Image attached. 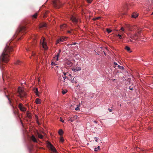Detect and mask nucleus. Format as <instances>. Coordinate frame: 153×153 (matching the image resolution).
Here are the masks:
<instances>
[{
  "label": "nucleus",
  "instance_id": "nucleus-46",
  "mask_svg": "<svg viewBox=\"0 0 153 153\" xmlns=\"http://www.w3.org/2000/svg\"><path fill=\"white\" fill-rule=\"evenodd\" d=\"M150 1L151 2V3H150L151 4H152V3H153V0H150Z\"/></svg>",
  "mask_w": 153,
  "mask_h": 153
},
{
  "label": "nucleus",
  "instance_id": "nucleus-19",
  "mask_svg": "<svg viewBox=\"0 0 153 153\" xmlns=\"http://www.w3.org/2000/svg\"><path fill=\"white\" fill-rule=\"evenodd\" d=\"M34 92L36 93V95L38 96H39L38 94V90L37 88H35L33 89Z\"/></svg>",
  "mask_w": 153,
  "mask_h": 153
},
{
  "label": "nucleus",
  "instance_id": "nucleus-12",
  "mask_svg": "<svg viewBox=\"0 0 153 153\" xmlns=\"http://www.w3.org/2000/svg\"><path fill=\"white\" fill-rule=\"evenodd\" d=\"M128 35L129 37L132 39H137V38H135V37L137 36V34H135L133 36H131L130 34H128Z\"/></svg>",
  "mask_w": 153,
  "mask_h": 153
},
{
  "label": "nucleus",
  "instance_id": "nucleus-17",
  "mask_svg": "<svg viewBox=\"0 0 153 153\" xmlns=\"http://www.w3.org/2000/svg\"><path fill=\"white\" fill-rule=\"evenodd\" d=\"M64 77V75H59L58 77V80L59 82H61L62 81V79Z\"/></svg>",
  "mask_w": 153,
  "mask_h": 153
},
{
  "label": "nucleus",
  "instance_id": "nucleus-36",
  "mask_svg": "<svg viewBox=\"0 0 153 153\" xmlns=\"http://www.w3.org/2000/svg\"><path fill=\"white\" fill-rule=\"evenodd\" d=\"M118 67L119 69H124V68L123 66H120L119 65H118Z\"/></svg>",
  "mask_w": 153,
  "mask_h": 153
},
{
  "label": "nucleus",
  "instance_id": "nucleus-47",
  "mask_svg": "<svg viewBox=\"0 0 153 153\" xmlns=\"http://www.w3.org/2000/svg\"><path fill=\"white\" fill-rule=\"evenodd\" d=\"M61 49H59V52L58 53H59V54H60L61 52Z\"/></svg>",
  "mask_w": 153,
  "mask_h": 153
},
{
  "label": "nucleus",
  "instance_id": "nucleus-29",
  "mask_svg": "<svg viewBox=\"0 0 153 153\" xmlns=\"http://www.w3.org/2000/svg\"><path fill=\"white\" fill-rule=\"evenodd\" d=\"M125 49L128 51L129 52L130 51V49L128 47L126 46L125 47Z\"/></svg>",
  "mask_w": 153,
  "mask_h": 153
},
{
  "label": "nucleus",
  "instance_id": "nucleus-1",
  "mask_svg": "<svg viewBox=\"0 0 153 153\" xmlns=\"http://www.w3.org/2000/svg\"><path fill=\"white\" fill-rule=\"evenodd\" d=\"M13 43L10 41L8 42L3 53L0 56V68H3V63H7L9 60L10 54L13 51Z\"/></svg>",
  "mask_w": 153,
  "mask_h": 153
},
{
  "label": "nucleus",
  "instance_id": "nucleus-58",
  "mask_svg": "<svg viewBox=\"0 0 153 153\" xmlns=\"http://www.w3.org/2000/svg\"><path fill=\"white\" fill-rule=\"evenodd\" d=\"M152 15H153V12L152 13Z\"/></svg>",
  "mask_w": 153,
  "mask_h": 153
},
{
  "label": "nucleus",
  "instance_id": "nucleus-24",
  "mask_svg": "<svg viewBox=\"0 0 153 153\" xmlns=\"http://www.w3.org/2000/svg\"><path fill=\"white\" fill-rule=\"evenodd\" d=\"M22 62L19 60H17V61L15 63V64L17 65H20L22 63Z\"/></svg>",
  "mask_w": 153,
  "mask_h": 153
},
{
  "label": "nucleus",
  "instance_id": "nucleus-48",
  "mask_svg": "<svg viewBox=\"0 0 153 153\" xmlns=\"http://www.w3.org/2000/svg\"><path fill=\"white\" fill-rule=\"evenodd\" d=\"M67 32H68V33H71V32L70 31H69V30Z\"/></svg>",
  "mask_w": 153,
  "mask_h": 153
},
{
  "label": "nucleus",
  "instance_id": "nucleus-2",
  "mask_svg": "<svg viewBox=\"0 0 153 153\" xmlns=\"http://www.w3.org/2000/svg\"><path fill=\"white\" fill-rule=\"evenodd\" d=\"M26 30V27L25 26H21L19 27L16 31V33L14 36L15 38L17 37L18 39H21V36L23 35V33Z\"/></svg>",
  "mask_w": 153,
  "mask_h": 153
},
{
  "label": "nucleus",
  "instance_id": "nucleus-44",
  "mask_svg": "<svg viewBox=\"0 0 153 153\" xmlns=\"http://www.w3.org/2000/svg\"><path fill=\"white\" fill-rule=\"evenodd\" d=\"M36 38H35V39H34V43H35L36 42H37V41L36 40Z\"/></svg>",
  "mask_w": 153,
  "mask_h": 153
},
{
  "label": "nucleus",
  "instance_id": "nucleus-23",
  "mask_svg": "<svg viewBox=\"0 0 153 153\" xmlns=\"http://www.w3.org/2000/svg\"><path fill=\"white\" fill-rule=\"evenodd\" d=\"M63 133V131L61 129H60L58 131V133L60 135H62Z\"/></svg>",
  "mask_w": 153,
  "mask_h": 153
},
{
  "label": "nucleus",
  "instance_id": "nucleus-16",
  "mask_svg": "<svg viewBox=\"0 0 153 153\" xmlns=\"http://www.w3.org/2000/svg\"><path fill=\"white\" fill-rule=\"evenodd\" d=\"M116 36L119 37L120 39H121L123 38V37H124L125 35L124 33H120V34L116 35Z\"/></svg>",
  "mask_w": 153,
  "mask_h": 153
},
{
  "label": "nucleus",
  "instance_id": "nucleus-45",
  "mask_svg": "<svg viewBox=\"0 0 153 153\" xmlns=\"http://www.w3.org/2000/svg\"><path fill=\"white\" fill-rule=\"evenodd\" d=\"M94 138L96 139L95 141L96 142H97V141L98 140V138H97V137H95Z\"/></svg>",
  "mask_w": 153,
  "mask_h": 153
},
{
  "label": "nucleus",
  "instance_id": "nucleus-30",
  "mask_svg": "<svg viewBox=\"0 0 153 153\" xmlns=\"http://www.w3.org/2000/svg\"><path fill=\"white\" fill-rule=\"evenodd\" d=\"M59 141L60 142L63 143L64 141V139H63V137H61Z\"/></svg>",
  "mask_w": 153,
  "mask_h": 153
},
{
  "label": "nucleus",
  "instance_id": "nucleus-4",
  "mask_svg": "<svg viewBox=\"0 0 153 153\" xmlns=\"http://www.w3.org/2000/svg\"><path fill=\"white\" fill-rule=\"evenodd\" d=\"M54 6L56 8H59L62 6V4L59 0H54L53 1Z\"/></svg>",
  "mask_w": 153,
  "mask_h": 153
},
{
  "label": "nucleus",
  "instance_id": "nucleus-15",
  "mask_svg": "<svg viewBox=\"0 0 153 153\" xmlns=\"http://www.w3.org/2000/svg\"><path fill=\"white\" fill-rule=\"evenodd\" d=\"M47 27V25L44 23H40L39 25L40 28L46 27Z\"/></svg>",
  "mask_w": 153,
  "mask_h": 153
},
{
  "label": "nucleus",
  "instance_id": "nucleus-49",
  "mask_svg": "<svg viewBox=\"0 0 153 153\" xmlns=\"http://www.w3.org/2000/svg\"><path fill=\"white\" fill-rule=\"evenodd\" d=\"M132 41H132L131 40V39H130V40H129L128 41V42H132Z\"/></svg>",
  "mask_w": 153,
  "mask_h": 153
},
{
  "label": "nucleus",
  "instance_id": "nucleus-31",
  "mask_svg": "<svg viewBox=\"0 0 153 153\" xmlns=\"http://www.w3.org/2000/svg\"><path fill=\"white\" fill-rule=\"evenodd\" d=\"M38 137L40 139H42L43 137V136L42 135L39 134L38 135Z\"/></svg>",
  "mask_w": 153,
  "mask_h": 153
},
{
  "label": "nucleus",
  "instance_id": "nucleus-43",
  "mask_svg": "<svg viewBox=\"0 0 153 153\" xmlns=\"http://www.w3.org/2000/svg\"><path fill=\"white\" fill-rule=\"evenodd\" d=\"M120 30H122L123 31H124V29L123 27H122L121 28Z\"/></svg>",
  "mask_w": 153,
  "mask_h": 153
},
{
  "label": "nucleus",
  "instance_id": "nucleus-10",
  "mask_svg": "<svg viewBox=\"0 0 153 153\" xmlns=\"http://www.w3.org/2000/svg\"><path fill=\"white\" fill-rule=\"evenodd\" d=\"M5 90H6L5 89ZM7 91V92L6 91H4V93H5V95L6 97L7 98L8 100H9V103L10 104V105H11V101L10 100V99L9 97V95L8 94V91Z\"/></svg>",
  "mask_w": 153,
  "mask_h": 153
},
{
  "label": "nucleus",
  "instance_id": "nucleus-32",
  "mask_svg": "<svg viewBox=\"0 0 153 153\" xmlns=\"http://www.w3.org/2000/svg\"><path fill=\"white\" fill-rule=\"evenodd\" d=\"M79 105H77V106L76 108H75V110L76 111H77V110H79Z\"/></svg>",
  "mask_w": 153,
  "mask_h": 153
},
{
  "label": "nucleus",
  "instance_id": "nucleus-3",
  "mask_svg": "<svg viewBox=\"0 0 153 153\" xmlns=\"http://www.w3.org/2000/svg\"><path fill=\"white\" fill-rule=\"evenodd\" d=\"M17 96L22 99L25 98L26 96V93L24 91L23 88L19 87L18 89Z\"/></svg>",
  "mask_w": 153,
  "mask_h": 153
},
{
  "label": "nucleus",
  "instance_id": "nucleus-18",
  "mask_svg": "<svg viewBox=\"0 0 153 153\" xmlns=\"http://www.w3.org/2000/svg\"><path fill=\"white\" fill-rule=\"evenodd\" d=\"M81 70V68L79 67H77L75 68H74L72 70L74 71L75 72L80 71Z\"/></svg>",
  "mask_w": 153,
  "mask_h": 153
},
{
  "label": "nucleus",
  "instance_id": "nucleus-33",
  "mask_svg": "<svg viewBox=\"0 0 153 153\" xmlns=\"http://www.w3.org/2000/svg\"><path fill=\"white\" fill-rule=\"evenodd\" d=\"M100 149V147L99 146H98L97 148H94V150L95 151H97L98 149Z\"/></svg>",
  "mask_w": 153,
  "mask_h": 153
},
{
  "label": "nucleus",
  "instance_id": "nucleus-37",
  "mask_svg": "<svg viewBox=\"0 0 153 153\" xmlns=\"http://www.w3.org/2000/svg\"><path fill=\"white\" fill-rule=\"evenodd\" d=\"M51 65L53 66L54 65H56V64L54 62H52L51 63Z\"/></svg>",
  "mask_w": 153,
  "mask_h": 153
},
{
  "label": "nucleus",
  "instance_id": "nucleus-11",
  "mask_svg": "<svg viewBox=\"0 0 153 153\" xmlns=\"http://www.w3.org/2000/svg\"><path fill=\"white\" fill-rule=\"evenodd\" d=\"M77 76H76L74 77L72 79H71V82L72 83L75 82V83H77Z\"/></svg>",
  "mask_w": 153,
  "mask_h": 153
},
{
  "label": "nucleus",
  "instance_id": "nucleus-57",
  "mask_svg": "<svg viewBox=\"0 0 153 153\" xmlns=\"http://www.w3.org/2000/svg\"><path fill=\"white\" fill-rule=\"evenodd\" d=\"M71 122H73V120H71Z\"/></svg>",
  "mask_w": 153,
  "mask_h": 153
},
{
  "label": "nucleus",
  "instance_id": "nucleus-28",
  "mask_svg": "<svg viewBox=\"0 0 153 153\" xmlns=\"http://www.w3.org/2000/svg\"><path fill=\"white\" fill-rule=\"evenodd\" d=\"M67 92V90H62V93L63 94H65Z\"/></svg>",
  "mask_w": 153,
  "mask_h": 153
},
{
  "label": "nucleus",
  "instance_id": "nucleus-50",
  "mask_svg": "<svg viewBox=\"0 0 153 153\" xmlns=\"http://www.w3.org/2000/svg\"><path fill=\"white\" fill-rule=\"evenodd\" d=\"M131 90V91H132L133 90V89L132 88H130H130H129Z\"/></svg>",
  "mask_w": 153,
  "mask_h": 153
},
{
  "label": "nucleus",
  "instance_id": "nucleus-35",
  "mask_svg": "<svg viewBox=\"0 0 153 153\" xmlns=\"http://www.w3.org/2000/svg\"><path fill=\"white\" fill-rule=\"evenodd\" d=\"M27 116L30 119L31 118V116L28 113H27Z\"/></svg>",
  "mask_w": 153,
  "mask_h": 153
},
{
  "label": "nucleus",
  "instance_id": "nucleus-5",
  "mask_svg": "<svg viewBox=\"0 0 153 153\" xmlns=\"http://www.w3.org/2000/svg\"><path fill=\"white\" fill-rule=\"evenodd\" d=\"M47 146L51 149L54 153H56L57 151L55 148L51 144L49 143L48 142L47 143Z\"/></svg>",
  "mask_w": 153,
  "mask_h": 153
},
{
  "label": "nucleus",
  "instance_id": "nucleus-42",
  "mask_svg": "<svg viewBox=\"0 0 153 153\" xmlns=\"http://www.w3.org/2000/svg\"><path fill=\"white\" fill-rule=\"evenodd\" d=\"M92 0H87V2L89 3H91Z\"/></svg>",
  "mask_w": 153,
  "mask_h": 153
},
{
  "label": "nucleus",
  "instance_id": "nucleus-51",
  "mask_svg": "<svg viewBox=\"0 0 153 153\" xmlns=\"http://www.w3.org/2000/svg\"><path fill=\"white\" fill-rule=\"evenodd\" d=\"M35 55V53H33L32 54V56H34Z\"/></svg>",
  "mask_w": 153,
  "mask_h": 153
},
{
  "label": "nucleus",
  "instance_id": "nucleus-9",
  "mask_svg": "<svg viewBox=\"0 0 153 153\" xmlns=\"http://www.w3.org/2000/svg\"><path fill=\"white\" fill-rule=\"evenodd\" d=\"M19 109L22 111H25L26 108L24 107L22 103H19Z\"/></svg>",
  "mask_w": 153,
  "mask_h": 153
},
{
  "label": "nucleus",
  "instance_id": "nucleus-21",
  "mask_svg": "<svg viewBox=\"0 0 153 153\" xmlns=\"http://www.w3.org/2000/svg\"><path fill=\"white\" fill-rule=\"evenodd\" d=\"M138 14L136 13H134L132 15V17L133 18H136L137 17Z\"/></svg>",
  "mask_w": 153,
  "mask_h": 153
},
{
  "label": "nucleus",
  "instance_id": "nucleus-6",
  "mask_svg": "<svg viewBox=\"0 0 153 153\" xmlns=\"http://www.w3.org/2000/svg\"><path fill=\"white\" fill-rule=\"evenodd\" d=\"M43 39L40 41V43H42L43 48L45 50L47 49L48 47L47 45L46 42H45V39L44 38H42Z\"/></svg>",
  "mask_w": 153,
  "mask_h": 153
},
{
  "label": "nucleus",
  "instance_id": "nucleus-25",
  "mask_svg": "<svg viewBox=\"0 0 153 153\" xmlns=\"http://www.w3.org/2000/svg\"><path fill=\"white\" fill-rule=\"evenodd\" d=\"M66 63L68 66H71V62L69 61H67L66 62Z\"/></svg>",
  "mask_w": 153,
  "mask_h": 153
},
{
  "label": "nucleus",
  "instance_id": "nucleus-56",
  "mask_svg": "<svg viewBox=\"0 0 153 153\" xmlns=\"http://www.w3.org/2000/svg\"><path fill=\"white\" fill-rule=\"evenodd\" d=\"M138 33H140V31H139L138 32Z\"/></svg>",
  "mask_w": 153,
  "mask_h": 153
},
{
  "label": "nucleus",
  "instance_id": "nucleus-27",
  "mask_svg": "<svg viewBox=\"0 0 153 153\" xmlns=\"http://www.w3.org/2000/svg\"><path fill=\"white\" fill-rule=\"evenodd\" d=\"M37 13H35L32 16V17L33 18L36 19L37 17Z\"/></svg>",
  "mask_w": 153,
  "mask_h": 153
},
{
  "label": "nucleus",
  "instance_id": "nucleus-14",
  "mask_svg": "<svg viewBox=\"0 0 153 153\" xmlns=\"http://www.w3.org/2000/svg\"><path fill=\"white\" fill-rule=\"evenodd\" d=\"M30 139L32 140L33 142L35 143H37V140L35 137L34 136L32 135L30 137Z\"/></svg>",
  "mask_w": 153,
  "mask_h": 153
},
{
  "label": "nucleus",
  "instance_id": "nucleus-34",
  "mask_svg": "<svg viewBox=\"0 0 153 153\" xmlns=\"http://www.w3.org/2000/svg\"><path fill=\"white\" fill-rule=\"evenodd\" d=\"M65 76H64V77H63V80H62V82H65V79H67V78L66 77L65 78Z\"/></svg>",
  "mask_w": 153,
  "mask_h": 153
},
{
  "label": "nucleus",
  "instance_id": "nucleus-52",
  "mask_svg": "<svg viewBox=\"0 0 153 153\" xmlns=\"http://www.w3.org/2000/svg\"><path fill=\"white\" fill-rule=\"evenodd\" d=\"M108 110L110 112H111V109H108Z\"/></svg>",
  "mask_w": 153,
  "mask_h": 153
},
{
  "label": "nucleus",
  "instance_id": "nucleus-7",
  "mask_svg": "<svg viewBox=\"0 0 153 153\" xmlns=\"http://www.w3.org/2000/svg\"><path fill=\"white\" fill-rule=\"evenodd\" d=\"M70 19L75 24L77 23L78 22L77 19L75 16L73 15H71Z\"/></svg>",
  "mask_w": 153,
  "mask_h": 153
},
{
  "label": "nucleus",
  "instance_id": "nucleus-39",
  "mask_svg": "<svg viewBox=\"0 0 153 153\" xmlns=\"http://www.w3.org/2000/svg\"><path fill=\"white\" fill-rule=\"evenodd\" d=\"M107 31L108 33H110L111 32V30H110L109 29H107Z\"/></svg>",
  "mask_w": 153,
  "mask_h": 153
},
{
  "label": "nucleus",
  "instance_id": "nucleus-53",
  "mask_svg": "<svg viewBox=\"0 0 153 153\" xmlns=\"http://www.w3.org/2000/svg\"><path fill=\"white\" fill-rule=\"evenodd\" d=\"M114 65H117V63L116 62H114Z\"/></svg>",
  "mask_w": 153,
  "mask_h": 153
},
{
  "label": "nucleus",
  "instance_id": "nucleus-22",
  "mask_svg": "<svg viewBox=\"0 0 153 153\" xmlns=\"http://www.w3.org/2000/svg\"><path fill=\"white\" fill-rule=\"evenodd\" d=\"M36 102L37 104H40L41 102V100L39 98H36Z\"/></svg>",
  "mask_w": 153,
  "mask_h": 153
},
{
  "label": "nucleus",
  "instance_id": "nucleus-41",
  "mask_svg": "<svg viewBox=\"0 0 153 153\" xmlns=\"http://www.w3.org/2000/svg\"><path fill=\"white\" fill-rule=\"evenodd\" d=\"M60 120L61 121L62 123H64V120H63V119H62V118L61 117L60 118Z\"/></svg>",
  "mask_w": 153,
  "mask_h": 153
},
{
  "label": "nucleus",
  "instance_id": "nucleus-38",
  "mask_svg": "<svg viewBox=\"0 0 153 153\" xmlns=\"http://www.w3.org/2000/svg\"><path fill=\"white\" fill-rule=\"evenodd\" d=\"M127 27V28H128V29L129 30H130L131 31L132 30L131 29V27L129 25H128Z\"/></svg>",
  "mask_w": 153,
  "mask_h": 153
},
{
  "label": "nucleus",
  "instance_id": "nucleus-20",
  "mask_svg": "<svg viewBox=\"0 0 153 153\" xmlns=\"http://www.w3.org/2000/svg\"><path fill=\"white\" fill-rule=\"evenodd\" d=\"M66 25L65 24H63L61 25L60 26V29L63 30L66 27Z\"/></svg>",
  "mask_w": 153,
  "mask_h": 153
},
{
  "label": "nucleus",
  "instance_id": "nucleus-40",
  "mask_svg": "<svg viewBox=\"0 0 153 153\" xmlns=\"http://www.w3.org/2000/svg\"><path fill=\"white\" fill-rule=\"evenodd\" d=\"M56 55L55 56H56L57 57H58V58H59V57L60 55V54L58 53H56Z\"/></svg>",
  "mask_w": 153,
  "mask_h": 153
},
{
  "label": "nucleus",
  "instance_id": "nucleus-13",
  "mask_svg": "<svg viewBox=\"0 0 153 153\" xmlns=\"http://www.w3.org/2000/svg\"><path fill=\"white\" fill-rule=\"evenodd\" d=\"M63 74L64 76H65V77H66L67 79H68V76H71V74L68 72H64Z\"/></svg>",
  "mask_w": 153,
  "mask_h": 153
},
{
  "label": "nucleus",
  "instance_id": "nucleus-8",
  "mask_svg": "<svg viewBox=\"0 0 153 153\" xmlns=\"http://www.w3.org/2000/svg\"><path fill=\"white\" fill-rule=\"evenodd\" d=\"M67 37H61L59 39H58L57 40L56 42V44L57 45V44L61 42H62L64 41L65 40V39H67Z\"/></svg>",
  "mask_w": 153,
  "mask_h": 153
},
{
  "label": "nucleus",
  "instance_id": "nucleus-54",
  "mask_svg": "<svg viewBox=\"0 0 153 153\" xmlns=\"http://www.w3.org/2000/svg\"><path fill=\"white\" fill-rule=\"evenodd\" d=\"M94 122L95 123H97V122L96 121H94Z\"/></svg>",
  "mask_w": 153,
  "mask_h": 153
},
{
  "label": "nucleus",
  "instance_id": "nucleus-55",
  "mask_svg": "<svg viewBox=\"0 0 153 153\" xmlns=\"http://www.w3.org/2000/svg\"><path fill=\"white\" fill-rule=\"evenodd\" d=\"M76 44V43H74V44H73V45H75Z\"/></svg>",
  "mask_w": 153,
  "mask_h": 153
},
{
  "label": "nucleus",
  "instance_id": "nucleus-26",
  "mask_svg": "<svg viewBox=\"0 0 153 153\" xmlns=\"http://www.w3.org/2000/svg\"><path fill=\"white\" fill-rule=\"evenodd\" d=\"M53 60L54 61L56 62V61H58L59 60V58H58V57H57L55 56L53 57Z\"/></svg>",
  "mask_w": 153,
  "mask_h": 153
}]
</instances>
